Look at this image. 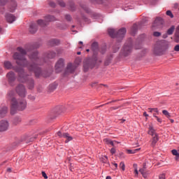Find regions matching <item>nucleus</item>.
<instances>
[{
  "instance_id": "f257e3e1",
  "label": "nucleus",
  "mask_w": 179,
  "mask_h": 179,
  "mask_svg": "<svg viewBox=\"0 0 179 179\" xmlns=\"http://www.w3.org/2000/svg\"><path fill=\"white\" fill-rule=\"evenodd\" d=\"M17 50L18 52H15L13 56V59L16 61V64L20 66H27L30 72H34L35 76L38 78L41 75V69L38 67L37 65H41L44 62V59H40L38 57V52L35 50L29 55L31 61L35 63L34 64H27V60L24 57L27 52L20 47L17 48Z\"/></svg>"
},
{
  "instance_id": "f03ea898",
  "label": "nucleus",
  "mask_w": 179,
  "mask_h": 179,
  "mask_svg": "<svg viewBox=\"0 0 179 179\" xmlns=\"http://www.w3.org/2000/svg\"><path fill=\"white\" fill-rule=\"evenodd\" d=\"M13 94L15 92L13 91H10L8 92V96L10 97V114L13 115V114L16 113L17 110L20 111H23L27 107V102L24 99H18L17 100L15 97H13Z\"/></svg>"
},
{
  "instance_id": "7ed1b4c3",
  "label": "nucleus",
  "mask_w": 179,
  "mask_h": 179,
  "mask_svg": "<svg viewBox=\"0 0 179 179\" xmlns=\"http://www.w3.org/2000/svg\"><path fill=\"white\" fill-rule=\"evenodd\" d=\"M15 72H17L18 73L19 82H22V83L27 82L28 88L30 90L34 89V80L30 78V77L24 73V70H23V69H17Z\"/></svg>"
},
{
  "instance_id": "20e7f679",
  "label": "nucleus",
  "mask_w": 179,
  "mask_h": 179,
  "mask_svg": "<svg viewBox=\"0 0 179 179\" xmlns=\"http://www.w3.org/2000/svg\"><path fill=\"white\" fill-rule=\"evenodd\" d=\"M108 33L110 37L116 38L117 41H122V40L125 36V34L127 33V29L125 28L120 29L117 33H115V30L113 29H108Z\"/></svg>"
},
{
  "instance_id": "39448f33",
  "label": "nucleus",
  "mask_w": 179,
  "mask_h": 179,
  "mask_svg": "<svg viewBox=\"0 0 179 179\" xmlns=\"http://www.w3.org/2000/svg\"><path fill=\"white\" fill-rule=\"evenodd\" d=\"M101 61L98 59L96 57L94 56L92 59H89L84 62V71L87 72L88 68H94L99 64H101Z\"/></svg>"
},
{
  "instance_id": "423d86ee",
  "label": "nucleus",
  "mask_w": 179,
  "mask_h": 179,
  "mask_svg": "<svg viewBox=\"0 0 179 179\" xmlns=\"http://www.w3.org/2000/svg\"><path fill=\"white\" fill-rule=\"evenodd\" d=\"M132 52V40L129 39L128 42H127L123 46L121 54L124 55V57H128Z\"/></svg>"
},
{
  "instance_id": "0eeeda50",
  "label": "nucleus",
  "mask_w": 179,
  "mask_h": 179,
  "mask_svg": "<svg viewBox=\"0 0 179 179\" xmlns=\"http://www.w3.org/2000/svg\"><path fill=\"white\" fill-rule=\"evenodd\" d=\"M15 92L22 99H24V97H26V96L27 95V90H26V87H24V85H23L22 84H19L15 87Z\"/></svg>"
},
{
  "instance_id": "6e6552de",
  "label": "nucleus",
  "mask_w": 179,
  "mask_h": 179,
  "mask_svg": "<svg viewBox=\"0 0 179 179\" xmlns=\"http://www.w3.org/2000/svg\"><path fill=\"white\" fill-rule=\"evenodd\" d=\"M54 20H55V17L52 15H47L45 17V21L43 20H38L37 21V24L41 27H44V26H47V23H48V22H54Z\"/></svg>"
},
{
  "instance_id": "1a4fd4ad",
  "label": "nucleus",
  "mask_w": 179,
  "mask_h": 179,
  "mask_svg": "<svg viewBox=\"0 0 179 179\" xmlns=\"http://www.w3.org/2000/svg\"><path fill=\"white\" fill-rule=\"evenodd\" d=\"M8 1L9 0H0V6H5L6 3H8ZM11 7H10V12H15V9H16V6L17 4L15 1L11 0Z\"/></svg>"
},
{
  "instance_id": "9d476101",
  "label": "nucleus",
  "mask_w": 179,
  "mask_h": 179,
  "mask_svg": "<svg viewBox=\"0 0 179 179\" xmlns=\"http://www.w3.org/2000/svg\"><path fill=\"white\" fill-rule=\"evenodd\" d=\"M169 50V44L164 45L161 48H155L154 50L155 54L157 55H162L165 51Z\"/></svg>"
},
{
  "instance_id": "9b49d317",
  "label": "nucleus",
  "mask_w": 179,
  "mask_h": 179,
  "mask_svg": "<svg viewBox=\"0 0 179 179\" xmlns=\"http://www.w3.org/2000/svg\"><path fill=\"white\" fill-rule=\"evenodd\" d=\"M64 66H65L64 59H59L55 65L56 72H61L64 69Z\"/></svg>"
},
{
  "instance_id": "f8f14e48",
  "label": "nucleus",
  "mask_w": 179,
  "mask_h": 179,
  "mask_svg": "<svg viewBox=\"0 0 179 179\" xmlns=\"http://www.w3.org/2000/svg\"><path fill=\"white\" fill-rule=\"evenodd\" d=\"M8 128H9V122L6 120H1L0 121V132H3L7 131Z\"/></svg>"
},
{
  "instance_id": "ddd939ff",
  "label": "nucleus",
  "mask_w": 179,
  "mask_h": 179,
  "mask_svg": "<svg viewBox=\"0 0 179 179\" xmlns=\"http://www.w3.org/2000/svg\"><path fill=\"white\" fill-rule=\"evenodd\" d=\"M6 78L8 80V83L12 85H13V82L16 80V76H15V73L13 71H10L7 73Z\"/></svg>"
},
{
  "instance_id": "4468645a",
  "label": "nucleus",
  "mask_w": 179,
  "mask_h": 179,
  "mask_svg": "<svg viewBox=\"0 0 179 179\" xmlns=\"http://www.w3.org/2000/svg\"><path fill=\"white\" fill-rule=\"evenodd\" d=\"M163 24V19L162 17H157L152 24V29H159Z\"/></svg>"
},
{
  "instance_id": "2eb2a0df",
  "label": "nucleus",
  "mask_w": 179,
  "mask_h": 179,
  "mask_svg": "<svg viewBox=\"0 0 179 179\" xmlns=\"http://www.w3.org/2000/svg\"><path fill=\"white\" fill-rule=\"evenodd\" d=\"M75 69H76V66L69 63L67 65L66 73H73V72H75Z\"/></svg>"
},
{
  "instance_id": "dca6fc26",
  "label": "nucleus",
  "mask_w": 179,
  "mask_h": 179,
  "mask_svg": "<svg viewBox=\"0 0 179 179\" xmlns=\"http://www.w3.org/2000/svg\"><path fill=\"white\" fill-rule=\"evenodd\" d=\"M8 114V107L0 106V118H3Z\"/></svg>"
},
{
  "instance_id": "f3484780",
  "label": "nucleus",
  "mask_w": 179,
  "mask_h": 179,
  "mask_svg": "<svg viewBox=\"0 0 179 179\" xmlns=\"http://www.w3.org/2000/svg\"><path fill=\"white\" fill-rule=\"evenodd\" d=\"M6 19L8 23H13L16 20V17L13 14L8 13L6 15Z\"/></svg>"
},
{
  "instance_id": "a211bd4d",
  "label": "nucleus",
  "mask_w": 179,
  "mask_h": 179,
  "mask_svg": "<svg viewBox=\"0 0 179 179\" xmlns=\"http://www.w3.org/2000/svg\"><path fill=\"white\" fill-rule=\"evenodd\" d=\"M148 134V135H151V136H155V135H157V134H156V130L155 129V127H153V125H149Z\"/></svg>"
},
{
  "instance_id": "6ab92c4d",
  "label": "nucleus",
  "mask_w": 179,
  "mask_h": 179,
  "mask_svg": "<svg viewBox=\"0 0 179 179\" xmlns=\"http://www.w3.org/2000/svg\"><path fill=\"white\" fill-rule=\"evenodd\" d=\"M37 31V24L36 23H31L29 26V32L31 34H34Z\"/></svg>"
},
{
  "instance_id": "aec40b11",
  "label": "nucleus",
  "mask_w": 179,
  "mask_h": 179,
  "mask_svg": "<svg viewBox=\"0 0 179 179\" xmlns=\"http://www.w3.org/2000/svg\"><path fill=\"white\" fill-rule=\"evenodd\" d=\"M3 66L5 69H13V65L12 64V62H10V61H5L3 62Z\"/></svg>"
},
{
  "instance_id": "412c9836",
  "label": "nucleus",
  "mask_w": 179,
  "mask_h": 179,
  "mask_svg": "<svg viewBox=\"0 0 179 179\" xmlns=\"http://www.w3.org/2000/svg\"><path fill=\"white\" fill-rule=\"evenodd\" d=\"M63 138L66 139V143H68V142H71L73 138L69 135L68 133H63Z\"/></svg>"
},
{
  "instance_id": "4be33fe9",
  "label": "nucleus",
  "mask_w": 179,
  "mask_h": 179,
  "mask_svg": "<svg viewBox=\"0 0 179 179\" xmlns=\"http://www.w3.org/2000/svg\"><path fill=\"white\" fill-rule=\"evenodd\" d=\"M55 55H57V53H55L54 51H50L46 54L47 58H49L50 59H52V58H55Z\"/></svg>"
},
{
  "instance_id": "5701e85b",
  "label": "nucleus",
  "mask_w": 179,
  "mask_h": 179,
  "mask_svg": "<svg viewBox=\"0 0 179 179\" xmlns=\"http://www.w3.org/2000/svg\"><path fill=\"white\" fill-rule=\"evenodd\" d=\"M59 44V40L58 39H52L49 42V45H51L52 47L54 45H58Z\"/></svg>"
},
{
  "instance_id": "b1692460",
  "label": "nucleus",
  "mask_w": 179,
  "mask_h": 179,
  "mask_svg": "<svg viewBox=\"0 0 179 179\" xmlns=\"http://www.w3.org/2000/svg\"><path fill=\"white\" fill-rule=\"evenodd\" d=\"M92 50L94 53L97 52V50H99V43H97V42L92 43Z\"/></svg>"
},
{
  "instance_id": "393cba45",
  "label": "nucleus",
  "mask_w": 179,
  "mask_h": 179,
  "mask_svg": "<svg viewBox=\"0 0 179 179\" xmlns=\"http://www.w3.org/2000/svg\"><path fill=\"white\" fill-rule=\"evenodd\" d=\"M158 141H159V137L157 136V134H155V136H153L152 143H151L152 146H155V145L157 143Z\"/></svg>"
},
{
  "instance_id": "a878e982",
  "label": "nucleus",
  "mask_w": 179,
  "mask_h": 179,
  "mask_svg": "<svg viewBox=\"0 0 179 179\" xmlns=\"http://www.w3.org/2000/svg\"><path fill=\"white\" fill-rule=\"evenodd\" d=\"M174 30H176V27H175V26L171 27L167 30V34H168L169 36H171V34H173V33H174Z\"/></svg>"
},
{
  "instance_id": "bb28decb",
  "label": "nucleus",
  "mask_w": 179,
  "mask_h": 179,
  "mask_svg": "<svg viewBox=\"0 0 179 179\" xmlns=\"http://www.w3.org/2000/svg\"><path fill=\"white\" fill-rule=\"evenodd\" d=\"M141 150V148H136L134 150H127L128 155H134V153H136V152H139Z\"/></svg>"
},
{
  "instance_id": "cd10ccee",
  "label": "nucleus",
  "mask_w": 179,
  "mask_h": 179,
  "mask_svg": "<svg viewBox=\"0 0 179 179\" xmlns=\"http://www.w3.org/2000/svg\"><path fill=\"white\" fill-rule=\"evenodd\" d=\"M171 152H172V155H173V156L176 157V159L177 160L179 158V148H178V150H173L171 151Z\"/></svg>"
},
{
  "instance_id": "c85d7f7f",
  "label": "nucleus",
  "mask_w": 179,
  "mask_h": 179,
  "mask_svg": "<svg viewBox=\"0 0 179 179\" xmlns=\"http://www.w3.org/2000/svg\"><path fill=\"white\" fill-rule=\"evenodd\" d=\"M176 43H179V26L177 27L176 33Z\"/></svg>"
},
{
  "instance_id": "c756f323",
  "label": "nucleus",
  "mask_w": 179,
  "mask_h": 179,
  "mask_svg": "<svg viewBox=\"0 0 179 179\" xmlns=\"http://www.w3.org/2000/svg\"><path fill=\"white\" fill-rule=\"evenodd\" d=\"M100 160L102 162V163H108V157H107V156L101 157Z\"/></svg>"
},
{
  "instance_id": "7c9ffc66",
  "label": "nucleus",
  "mask_w": 179,
  "mask_h": 179,
  "mask_svg": "<svg viewBox=\"0 0 179 179\" xmlns=\"http://www.w3.org/2000/svg\"><path fill=\"white\" fill-rule=\"evenodd\" d=\"M103 141H104L105 143H107L108 145H111L112 146H114V142L111 141V140L106 138Z\"/></svg>"
},
{
  "instance_id": "2f4dec72",
  "label": "nucleus",
  "mask_w": 179,
  "mask_h": 179,
  "mask_svg": "<svg viewBox=\"0 0 179 179\" xmlns=\"http://www.w3.org/2000/svg\"><path fill=\"white\" fill-rule=\"evenodd\" d=\"M162 113L164 114V115L166 116L167 118H170V117H171L170 113H169V111L166 110H162Z\"/></svg>"
},
{
  "instance_id": "473e14b6",
  "label": "nucleus",
  "mask_w": 179,
  "mask_h": 179,
  "mask_svg": "<svg viewBox=\"0 0 179 179\" xmlns=\"http://www.w3.org/2000/svg\"><path fill=\"white\" fill-rule=\"evenodd\" d=\"M119 166L122 169V171H125V164L124 162H120Z\"/></svg>"
},
{
  "instance_id": "72a5a7b5",
  "label": "nucleus",
  "mask_w": 179,
  "mask_h": 179,
  "mask_svg": "<svg viewBox=\"0 0 179 179\" xmlns=\"http://www.w3.org/2000/svg\"><path fill=\"white\" fill-rule=\"evenodd\" d=\"M153 111H155L157 114H159V110H157V108H148L149 113H153Z\"/></svg>"
},
{
  "instance_id": "f704fd0d",
  "label": "nucleus",
  "mask_w": 179,
  "mask_h": 179,
  "mask_svg": "<svg viewBox=\"0 0 179 179\" xmlns=\"http://www.w3.org/2000/svg\"><path fill=\"white\" fill-rule=\"evenodd\" d=\"M58 4L62 6V8H64V6H65V3L64 2V1L62 0H58Z\"/></svg>"
},
{
  "instance_id": "c9c22d12",
  "label": "nucleus",
  "mask_w": 179,
  "mask_h": 179,
  "mask_svg": "<svg viewBox=\"0 0 179 179\" xmlns=\"http://www.w3.org/2000/svg\"><path fill=\"white\" fill-rule=\"evenodd\" d=\"M153 36H154V37H160V36H162V33H160L159 31H155L153 33Z\"/></svg>"
},
{
  "instance_id": "e433bc0d",
  "label": "nucleus",
  "mask_w": 179,
  "mask_h": 179,
  "mask_svg": "<svg viewBox=\"0 0 179 179\" xmlns=\"http://www.w3.org/2000/svg\"><path fill=\"white\" fill-rule=\"evenodd\" d=\"M153 117H155V118H156V120H157V121L158 122H162V118H159V117H157V116L156 115V113H153Z\"/></svg>"
},
{
  "instance_id": "4c0bfd02",
  "label": "nucleus",
  "mask_w": 179,
  "mask_h": 179,
  "mask_svg": "<svg viewBox=\"0 0 179 179\" xmlns=\"http://www.w3.org/2000/svg\"><path fill=\"white\" fill-rule=\"evenodd\" d=\"M166 15H167V16H170V17H171V18L174 17L173 13H171L170 10L166 11Z\"/></svg>"
},
{
  "instance_id": "58836bf2",
  "label": "nucleus",
  "mask_w": 179,
  "mask_h": 179,
  "mask_svg": "<svg viewBox=\"0 0 179 179\" xmlns=\"http://www.w3.org/2000/svg\"><path fill=\"white\" fill-rule=\"evenodd\" d=\"M111 63V59H107L106 61H105V65L107 66L108 65H110V64Z\"/></svg>"
},
{
  "instance_id": "ea45409f",
  "label": "nucleus",
  "mask_w": 179,
  "mask_h": 179,
  "mask_svg": "<svg viewBox=\"0 0 179 179\" xmlns=\"http://www.w3.org/2000/svg\"><path fill=\"white\" fill-rule=\"evenodd\" d=\"M106 0H91V2H97L98 3H103Z\"/></svg>"
},
{
  "instance_id": "a19ab883",
  "label": "nucleus",
  "mask_w": 179,
  "mask_h": 179,
  "mask_svg": "<svg viewBox=\"0 0 179 179\" xmlns=\"http://www.w3.org/2000/svg\"><path fill=\"white\" fill-rule=\"evenodd\" d=\"M83 9L87 13H89V12H90V10H89V8L86 7V6H82Z\"/></svg>"
},
{
  "instance_id": "79ce46f5",
  "label": "nucleus",
  "mask_w": 179,
  "mask_h": 179,
  "mask_svg": "<svg viewBox=\"0 0 179 179\" xmlns=\"http://www.w3.org/2000/svg\"><path fill=\"white\" fill-rule=\"evenodd\" d=\"M65 17H66V20H68V22H71L72 19V17L69 15H66Z\"/></svg>"
},
{
  "instance_id": "37998d69",
  "label": "nucleus",
  "mask_w": 179,
  "mask_h": 179,
  "mask_svg": "<svg viewBox=\"0 0 179 179\" xmlns=\"http://www.w3.org/2000/svg\"><path fill=\"white\" fill-rule=\"evenodd\" d=\"M57 136H59V138H64V133H62L61 131H58Z\"/></svg>"
},
{
  "instance_id": "c03bdc74",
  "label": "nucleus",
  "mask_w": 179,
  "mask_h": 179,
  "mask_svg": "<svg viewBox=\"0 0 179 179\" xmlns=\"http://www.w3.org/2000/svg\"><path fill=\"white\" fill-rule=\"evenodd\" d=\"M70 8L71 10H75V4L73 3H71L70 5Z\"/></svg>"
},
{
  "instance_id": "a18cd8bd",
  "label": "nucleus",
  "mask_w": 179,
  "mask_h": 179,
  "mask_svg": "<svg viewBox=\"0 0 179 179\" xmlns=\"http://www.w3.org/2000/svg\"><path fill=\"white\" fill-rule=\"evenodd\" d=\"M42 176L45 179L48 178V176H47V173H45V172L44 171H42Z\"/></svg>"
},
{
  "instance_id": "49530a36",
  "label": "nucleus",
  "mask_w": 179,
  "mask_h": 179,
  "mask_svg": "<svg viewBox=\"0 0 179 179\" xmlns=\"http://www.w3.org/2000/svg\"><path fill=\"white\" fill-rule=\"evenodd\" d=\"M139 172L142 174V176H145V169H139Z\"/></svg>"
},
{
  "instance_id": "de8ad7c7",
  "label": "nucleus",
  "mask_w": 179,
  "mask_h": 179,
  "mask_svg": "<svg viewBox=\"0 0 179 179\" xmlns=\"http://www.w3.org/2000/svg\"><path fill=\"white\" fill-rule=\"evenodd\" d=\"M174 51L179 52V45H176L174 48Z\"/></svg>"
},
{
  "instance_id": "09e8293b",
  "label": "nucleus",
  "mask_w": 179,
  "mask_h": 179,
  "mask_svg": "<svg viewBox=\"0 0 179 179\" xmlns=\"http://www.w3.org/2000/svg\"><path fill=\"white\" fill-rule=\"evenodd\" d=\"M131 30L133 34L135 33V31H136V25H134Z\"/></svg>"
},
{
  "instance_id": "8fccbe9b",
  "label": "nucleus",
  "mask_w": 179,
  "mask_h": 179,
  "mask_svg": "<svg viewBox=\"0 0 179 179\" xmlns=\"http://www.w3.org/2000/svg\"><path fill=\"white\" fill-rule=\"evenodd\" d=\"M159 179H166V175L165 174L159 175Z\"/></svg>"
},
{
  "instance_id": "3c124183",
  "label": "nucleus",
  "mask_w": 179,
  "mask_h": 179,
  "mask_svg": "<svg viewBox=\"0 0 179 179\" xmlns=\"http://www.w3.org/2000/svg\"><path fill=\"white\" fill-rule=\"evenodd\" d=\"M28 99H29V100H35L36 99V97H34V96H31V95H29V96H28Z\"/></svg>"
},
{
  "instance_id": "603ef678",
  "label": "nucleus",
  "mask_w": 179,
  "mask_h": 179,
  "mask_svg": "<svg viewBox=\"0 0 179 179\" xmlns=\"http://www.w3.org/2000/svg\"><path fill=\"white\" fill-rule=\"evenodd\" d=\"M110 153L112 155H114L115 153V148H113L110 149Z\"/></svg>"
},
{
  "instance_id": "864d4df0",
  "label": "nucleus",
  "mask_w": 179,
  "mask_h": 179,
  "mask_svg": "<svg viewBox=\"0 0 179 179\" xmlns=\"http://www.w3.org/2000/svg\"><path fill=\"white\" fill-rule=\"evenodd\" d=\"M134 174H135L136 177H138V174H139V173L138 172V169H136V168L134 170Z\"/></svg>"
},
{
  "instance_id": "5fc2aeb1",
  "label": "nucleus",
  "mask_w": 179,
  "mask_h": 179,
  "mask_svg": "<svg viewBox=\"0 0 179 179\" xmlns=\"http://www.w3.org/2000/svg\"><path fill=\"white\" fill-rule=\"evenodd\" d=\"M50 5L52 6V8H55V3L51 1V2L50 3Z\"/></svg>"
},
{
  "instance_id": "6e6d98bb",
  "label": "nucleus",
  "mask_w": 179,
  "mask_h": 179,
  "mask_svg": "<svg viewBox=\"0 0 179 179\" xmlns=\"http://www.w3.org/2000/svg\"><path fill=\"white\" fill-rule=\"evenodd\" d=\"M96 85H97V83L94 82V83H91V84H90V86H91L92 87H94V86H96Z\"/></svg>"
},
{
  "instance_id": "4d7b16f0",
  "label": "nucleus",
  "mask_w": 179,
  "mask_h": 179,
  "mask_svg": "<svg viewBox=\"0 0 179 179\" xmlns=\"http://www.w3.org/2000/svg\"><path fill=\"white\" fill-rule=\"evenodd\" d=\"M101 54H104V52H106V48H103V49H101Z\"/></svg>"
},
{
  "instance_id": "13d9d810",
  "label": "nucleus",
  "mask_w": 179,
  "mask_h": 179,
  "mask_svg": "<svg viewBox=\"0 0 179 179\" xmlns=\"http://www.w3.org/2000/svg\"><path fill=\"white\" fill-rule=\"evenodd\" d=\"M7 172L8 173H12V169L11 168H8L7 169Z\"/></svg>"
},
{
  "instance_id": "bf43d9fd",
  "label": "nucleus",
  "mask_w": 179,
  "mask_h": 179,
  "mask_svg": "<svg viewBox=\"0 0 179 179\" xmlns=\"http://www.w3.org/2000/svg\"><path fill=\"white\" fill-rule=\"evenodd\" d=\"M133 166H134V170H136V169H138V165L136 164H134Z\"/></svg>"
},
{
  "instance_id": "052dcab7",
  "label": "nucleus",
  "mask_w": 179,
  "mask_h": 179,
  "mask_svg": "<svg viewBox=\"0 0 179 179\" xmlns=\"http://www.w3.org/2000/svg\"><path fill=\"white\" fill-rule=\"evenodd\" d=\"M143 116L144 117H149V115H148V113L146 112L143 113Z\"/></svg>"
},
{
  "instance_id": "680f3d73",
  "label": "nucleus",
  "mask_w": 179,
  "mask_h": 179,
  "mask_svg": "<svg viewBox=\"0 0 179 179\" xmlns=\"http://www.w3.org/2000/svg\"><path fill=\"white\" fill-rule=\"evenodd\" d=\"M113 166H115V169H118V164H113Z\"/></svg>"
},
{
  "instance_id": "e2e57ef3",
  "label": "nucleus",
  "mask_w": 179,
  "mask_h": 179,
  "mask_svg": "<svg viewBox=\"0 0 179 179\" xmlns=\"http://www.w3.org/2000/svg\"><path fill=\"white\" fill-rule=\"evenodd\" d=\"M163 38H167V34H165L163 35Z\"/></svg>"
},
{
  "instance_id": "0e129e2a",
  "label": "nucleus",
  "mask_w": 179,
  "mask_h": 179,
  "mask_svg": "<svg viewBox=\"0 0 179 179\" xmlns=\"http://www.w3.org/2000/svg\"><path fill=\"white\" fill-rule=\"evenodd\" d=\"M78 44H80L81 45H83V41H80V42L78 43Z\"/></svg>"
},
{
  "instance_id": "69168bd1",
  "label": "nucleus",
  "mask_w": 179,
  "mask_h": 179,
  "mask_svg": "<svg viewBox=\"0 0 179 179\" xmlns=\"http://www.w3.org/2000/svg\"><path fill=\"white\" fill-rule=\"evenodd\" d=\"M143 177H144V178H146V173H144V176H143Z\"/></svg>"
},
{
  "instance_id": "338daca9",
  "label": "nucleus",
  "mask_w": 179,
  "mask_h": 179,
  "mask_svg": "<svg viewBox=\"0 0 179 179\" xmlns=\"http://www.w3.org/2000/svg\"><path fill=\"white\" fill-rule=\"evenodd\" d=\"M106 179H111L110 176H107Z\"/></svg>"
},
{
  "instance_id": "774afa93",
  "label": "nucleus",
  "mask_w": 179,
  "mask_h": 179,
  "mask_svg": "<svg viewBox=\"0 0 179 179\" xmlns=\"http://www.w3.org/2000/svg\"><path fill=\"white\" fill-rule=\"evenodd\" d=\"M80 54H81L80 52H77V55H80Z\"/></svg>"
}]
</instances>
